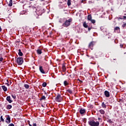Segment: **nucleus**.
<instances>
[{"instance_id": "obj_9", "label": "nucleus", "mask_w": 126, "mask_h": 126, "mask_svg": "<svg viewBox=\"0 0 126 126\" xmlns=\"http://www.w3.org/2000/svg\"><path fill=\"white\" fill-rule=\"evenodd\" d=\"M104 94L106 97H110V93L108 91H105L104 92Z\"/></svg>"}, {"instance_id": "obj_15", "label": "nucleus", "mask_w": 126, "mask_h": 126, "mask_svg": "<svg viewBox=\"0 0 126 126\" xmlns=\"http://www.w3.org/2000/svg\"><path fill=\"white\" fill-rule=\"evenodd\" d=\"M101 106H102V108H104V109H106V108H107V106L104 102L102 103Z\"/></svg>"}, {"instance_id": "obj_20", "label": "nucleus", "mask_w": 126, "mask_h": 126, "mask_svg": "<svg viewBox=\"0 0 126 126\" xmlns=\"http://www.w3.org/2000/svg\"><path fill=\"white\" fill-rule=\"evenodd\" d=\"M24 87L26 89H28L29 88V85L28 84H25Z\"/></svg>"}, {"instance_id": "obj_42", "label": "nucleus", "mask_w": 126, "mask_h": 126, "mask_svg": "<svg viewBox=\"0 0 126 126\" xmlns=\"http://www.w3.org/2000/svg\"><path fill=\"white\" fill-rule=\"evenodd\" d=\"M59 22H60V23H62V21H61V20L59 21Z\"/></svg>"}, {"instance_id": "obj_21", "label": "nucleus", "mask_w": 126, "mask_h": 126, "mask_svg": "<svg viewBox=\"0 0 126 126\" xmlns=\"http://www.w3.org/2000/svg\"><path fill=\"white\" fill-rule=\"evenodd\" d=\"M71 2L70 1V0H68L67 1V5L69 6V5H71Z\"/></svg>"}, {"instance_id": "obj_2", "label": "nucleus", "mask_w": 126, "mask_h": 126, "mask_svg": "<svg viewBox=\"0 0 126 126\" xmlns=\"http://www.w3.org/2000/svg\"><path fill=\"white\" fill-rule=\"evenodd\" d=\"M17 63L19 65H21L23 63V58L22 57H18L17 60Z\"/></svg>"}, {"instance_id": "obj_5", "label": "nucleus", "mask_w": 126, "mask_h": 126, "mask_svg": "<svg viewBox=\"0 0 126 126\" xmlns=\"http://www.w3.org/2000/svg\"><path fill=\"white\" fill-rule=\"evenodd\" d=\"M86 112V110L85 109L81 108L79 110V112L81 115H84Z\"/></svg>"}, {"instance_id": "obj_30", "label": "nucleus", "mask_w": 126, "mask_h": 126, "mask_svg": "<svg viewBox=\"0 0 126 126\" xmlns=\"http://www.w3.org/2000/svg\"><path fill=\"white\" fill-rule=\"evenodd\" d=\"M63 70L64 71H65V66H63Z\"/></svg>"}, {"instance_id": "obj_39", "label": "nucleus", "mask_w": 126, "mask_h": 126, "mask_svg": "<svg viewBox=\"0 0 126 126\" xmlns=\"http://www.w3.org/2000/svg\"><path fill=\"white\" fill-rule=\"evenodd\" d=\"M6 84H7V86H9V84H8V83H6Z\"/></svg>"}, {"instance_id": "obj_10", "label": "nucleus", "mask_w": 126, "mask_h": 126, "mask_svg": "<svg viewBox=\"0 0 126 126\" xmlns=\"http://www.w3.org/2000/svg\"><path fill=\"white\" fill-rule=\"evenodd\" d=\"M10 117H9V116H8L7 118H6V123L7 124H10Z\"/></svg>"}, {"instance_id": "obj_43", "label": "nucleus", "mask_w": 126, "mask_h": 126, "mask_svg": "<svg viewBox=\"0 0 126 126\" xmlns=\"http://www.w3.org/2000/svg\"><path fill=\"white\" fill-rule=\"evenodd\" d=\"M41 1H44V0H40Z\"/></svg>"}, {"instance_id": "obj_45", "label": "nucleus", "mask_w": 126, "mask_h": 126, "mask_svg": "<svg viewBox=\"0 0 126 126\" xmlns=\"http://www.w3.org/2000/svg\"><path fill=\"white\" fill-rule=\"evenodd\" d=\"M120 19H122V18H120Z\"/></svg>"}, {"instance_id": "obj_11", "label": "nucleus", "mask_w": 126, "mask_h": 126, "mask_svg": "<svg viewBox=\"0 0 126 126\" xmlns=\"http://www.w3.org/2000/svg\"><path fill=\"white\" fill-rule=\"evenodd\" d=\"M1 88L3 89V91H4V92H6L7 91V88H6V87L5 86H2Z\"/></svg>"}, {"instance_id": "obj_34", "label": "nucleus", "mask_w": 126, "mask_h": 126, "mask_svg": "<svg viewBox=\"0 0 126 126\" xmlns=\"http://www.w3.org/2000/svg\"><path fill=\"white\" fill-rule=\"evenodd\" d=\"M92 29V28H88L89 31H90Z\"/></svg>"}, {"instance_id": "obj_14", "label": "nucleus", "mask_w": 126, "mask_h": 126, "mask_svg": "<svg viewBox=\"0 0 126 126\" xmlns=\"http://www.w3.org/2000/svg\"><path fill=\"white\" fill-rule=\"evenodd\" d=\"M12 108V106L11 105H7L6 106V108L7 110H10Z\"/></svg>"}, {"instance_id": "obj_44", "label": "nucleus", "mask_w": 126, "mask_h": 126, "mask_svg": "<svg viewBox=\"0 0 126 126\" xmlns=\"http://www.w3.org/2000/svg\"><path fill=\"white\" fill-rule=\"evenodd\" d=\"M30 0L32 1V0Z\"/></svg>"}, {"instance_id": "obj_37", "label": "nucleus", "mask_w": 126, "mask_h": 126, "mask_svg": "<svg viewBox=\"0 0 126 126\" xmlns=\"http://www.w3.org/2000/svg\"><path fill=\"white\" fill-rule=\"evenodd\" d=\"M126 27V24L123 25V27Z\"/></svg>"}, {"instance_id": "obj_26", "label": "nucleus", "mask_w": 126, "mask_h": 126, "mask_svg": "<svg viewBox=\"0 0 126 126\" xmlns=\"http://www.w3.org/2000/svg\"><path fill=\"white\" fill-rule=\"evenodd\" d=\"M115 31L120 30V28L118 27H116L115 28Z\"/></svg>"}, {"instance_id": "obj_29", "label": "nucleus", "mask_w": 126, "mask_h": 126, "mask_svg": "<svg viewBox=\"0 0 126 126\" xmlns=\"http://www.w3.org/2000/svg\"><path fill=\"white\" fill-rule=\"evenodd\" d=\"M0 120L2 122H4V120L2 119V116H0Z\"/></svg>"}, {"instance_id": "obj_31", "label": "nucleus", "mask_w": 126, "mask_h": 126, "mask_svg": "<svg viewBox=\"0 0 126 126\" xmlns=\"http://www.w3.org/2000/svg\"><path fill=\"white\" fill-rule=\"evenodd\" d=\"M108 123H113V121L111 119H109V120H108Z\"/></svg>"}, {"instance_id": "obj_32", "label": "nucleus", "mask_w": 126, "mask_h": 126, "mask_svg": "<svg viewBox=\"0 0 126 126\" xmlns=\"http://www.w3.org/2000/svg\"><path fill=\"white\" fill-rule=\"evenodd\" d=\"M2 61H3V58H0V62H2Z\"/></svg>"}, {"instance_id": "obj_33", "label": "nucleus", "mask_w": 126, "mask_h": 126, "mask_svg": "<svg viewBox=\"0 0 126 126\" xmlns=\"http://www.w3.org/2000/svg\"><path fill=\"white\" fill-rule=\"evenodd\" d=\"M8 126H14V124H10L8 125Z\"/></svg>"}, {"instance_id": "obj_35", "label": "nucleus", "mask_w": 126, "mask_h": 126, "mask_svg": "<svg viewBox=\"0 0 126 126\" xmlns=\"http://www.w3.org/2000/svg\"><path fill=\"white\" fill-rule=\"evenodd\" d=\"M123 19H126V16H123Z\"/></svg>"}, {"instance_id": "obj_7", "label": "nucleus", "mask_w": 126, "mask_h": 126, "mask_svg": "<svg viewBox=\"0 0 126 126\" xmlns=\"http://www.w3.org/2000/svg\"><path fill=\"white\" fill-rule=\"evenodd\" d=\"M6 100L9 102V103H12V100H11V97H10V96H8L6 97Z\"/></svg>"}, {"instance_id": "obj_12", "label": "nucleus", "mask_w": 126, "mask_h": 126, "mask_svg": "<svg viewBox=\"0 0 126 126\" xmlns=\"http://www.w3.org/2000/svg\"><path fill=\"white\" fill-rule=\"evenodd\" d=\"M18 52L19 56H20V57H22L23 56V53H22V52H21V50L19 49Z\"/></svg>"}, {"instance_id": "obj_22", "label": "nucleus", "mask_w": 126, "mask_h": 126, "mask_svg": "<svg viewBox=\"0 0 126 126\" xmlns=\"http://www.w3.org/2000/svg\"><path fill=\"white\" fill-rule=\"evenodd\" d=\"M42 86H43V87H46V86H47V83L44 82V83L42 84Z\"/></svg>"}, {"instance_id": "obj_8", "label": "nucleus", "mask_w": 126, "mask_h": 126, "mask_svg": "<svg viewBox=\"0 0 126 126\" xmlns=\"http://www.w3.org/2000/svg\"><path fill=\"white\" fill-rule=\"evenodd\" d=\"M39 70L41 73H43V74H45V71L44 70V69H43V66H39Z\"/></svg>"}, {"instance_id": "obj_6", "label": "nucleus", "mask_w": 126, "mask_h": 126, "mask_svg": "<svg viewBox=\"0 0 126 126\" xmlns=\"http://www.w3.org/2000/svg\"><path fill=\"white\" fill-rule=\"evenodd\" d=\"M94 44H95V42H94V41H92L90 43L89 45V48H90L92 50V48L93 47V46H94Z\"/></svg>"}, {"instance_id": "obj_25", "label": "nucleus", "mask_w": 126, "mask_h": 126, "mask_svg": "<svg viewBox=\"0 0 126 126\" xmlns=\"http://www.w3.org/2000/svg\"><path fill=\"white\" fill-rule=\"evenodd\" d=\"M90 21H91L92 23H93V24H94V23L96 22V21H95V20L93 19H92Z\"/></svg>"}, {"instance_id": "obj_23", "label": "nucleus", "mask_w": 126, "mask_h": 126, "mask_svg": "<svg viewBox=\"0 0 126 126\" xmlns=\"http://www.w3.org/2000/svg\"><path fill=\"white\" fill-rule=\"evenodd\" d=\"M46 99V96H45V95H43L41 98L40 100H45Z\"/></svg>"}, {"instance_id": "obj_27", "label": "nucleus", "mask_w": 126, "mask_h": 126, "mask_svg": "<svg viewBox=\"0 0 126 126\" xmlns=\"http://www.w3.org/2000/svg\"><path fill=\"white\" fill-rule=\"evenodd\" d=\"M67 91L69 93H70V94L72 93V91H71V90H67Z\"/></svg>"}, {"instance_id": "obj_38", "label": "nucleus", "mask_w": 126, "mask_h": 126, "mask_svg": "<svg viewBox=\"0 0 126 126\" xmlns=\"http://www.w3.org/2000/svg\"><path fill=\"white\" fill-rule=\"evenodd\" d=\"M0 32H1V28L0 26Z\"/></svg>"}, {"instance_id": "obj_40", "label": "nucleus", "mask_w": 126, "mask_h": 126, "mask_svg": "<svg viewBox=\"0 0 126 126\" xmlns=\"http://www.w3.org/2000/svg\"><path fill=\"white\" fill-rule=\"evenodd\" d=\"M98 120H101V118H98Z\"/></svg>"}, {"instance_id": "obj_24", "label": "nucleus", "mask_w": 126, "mask_h": 126, "mask_svg": "<svg viewBox=\"0 0 126 126\" xmlns=\"http://www.w3.org/2000/svg\"><path fill=\"white\" fill-rule=\"evenodd\" d=\"M64 85L65 86H66V85H68V83L66 81H64Z\"/></svg>"}, {"instance_id": "obj_13", "label": "nucleus", "mask_w": 126, "mask_h": 126, "mask_svg": "<svg viewBox=\"0 0 126 126\" xmlns=\"http://www.w3.org/2000/svg\"><path fill=\"white\" fill-rule=\"evenodd\" d=\"M36 52H37V54H38V55H41V54H42V50H41V49H37Z\"/></svg>"}, {"instance_id": "obj_28", "label": "nucleus", "mask_w": 126, "mask_h": 126, "mask_svg": "<svg viewBox=\"0 0 126 126\" xmlns=\"http://www.w3.org/2000/svg\"><path fill=\"white\" fill-rule=\"evenodd\" d=\"M11 96H12V98H13V99L16 98V96H15V95L12 94Z\"/></svg>"}, {"instance_id": "obj_19", "label": "nucleus", "mask_w": 126, "mask_h": 126, "mask_svg": "<svg viewBox=\"0 0 126 126\" xmlns=\"http://www.w3.org/2000/svg\"><path fill=\"white\" fill-rule=\"evenodd\" d=\"M83 26L84 27H85V28H87V27H88V26H87V24H86V22H84Z\"/></svg>"}, {"instance_id": "obj_4", "label": "nucleus", "mask_w": 126, "mask_h": 126, "mask_svg": "<svg viewBox=\"0 0 126 126\" xmlns=\"http://www.w3.org/2000/svg\"><path fill=\"white\" fill-rule=\"evenodd\" d=\"M70 22H71V19H69L65 22L64 24H63L64 27H67L70 25Z\"/></svg>"}, {"instance_id": "obj_41", "label": "nucleus", "mask_w": 126, "mask_h": 126, "mask_svg": "<svg viewBox=\"0 0 126 126\" xmlns=\"http://www.w3.org/2000/svg\"><path fill=\"white\" fill-rule=\"evenodd\" d=\"M29 126H32V125H31L30 124H29Z\"/></svg>"}, {"instance_id": "obj_17", "label": "nucleus", "mask_w": 126, "mask_h": 126, "mask_svg": "<svg viewBox=\"0 0 126 126\" xmlns=\"http://www.w3.org/2000/svg\"><path fill=\"white\" fill-rule=\"evenodd\" d=\"M99 112H100V114H101L102 115H104V114H105V111H104L102 109L100 110Z\"/></svg>"}, {"instance_id": "obj_1", "label": "nucleus", "mask_w": 126, "mask_h": 126, "mask_svg": "<svg viewBox=\"0 0 126 126\" xmlns=\"http://www.w3.org/2000/svg\"><path fill=\"white\" fill-rule=\"evenodd\" d=\"M89 125L91 126H99V122H95L94 120L89 121Z\"/></svg>"}, {"instance_id": "obj_16", "label": "nucleus", "mask_w": 126, "mask_h": 126, "mask_svg": "<svg viewBox=\"0 0 126 126\" xmlns=\"http://www.w3.org/2000/svg\"><path fill=\"white\" fill-rule=\"evenodd\" d=\"M88 20L91 21V20H92V16H91V15H89L88 16Z\"/></svg>"}, {"instance_id": "obj_3", "label": "nucleus", "mask_w": 126, "mask_h": 126, "mask_svg": "<svg viewBox=\"0 0 126 126\" xmlns=\"http://www.w3.org/2000/svg\"><path fill=\"white\" fill-rule=\"evenodd\" d=\"M55 100L57 101V102H62V101H63V97H62V95L60 94H58L55 98Z\"/></svg>"}, {"instance_id": "obj_18", "label": "nucleus", "mask_w": 126, "mask_h": 126, "mask_svg": "<svg viewBox=\"0 0 126 126\" xmlns=\"http://www.w3.org/2000/svg\"><path fill=\"white\" fill-rule=\"evenodd\" d=\"M9 6H12V0H10L9 3L8 4Z\"/></svg>"}, {"instance_id": "obj_36", "label": "nucleus", "mask_w": 126, "mask_h": 126, "mask_svg": "<svg viewBox=\"0 0 126 126\" xmlns=\"http://www.w3.org/2000/svg\"><path fill=\"white\" fill-rule=\"evenodd\" d=\"M33 126H37V125L36 124L34 123L33 124Z\"/></svg>"}]
</instances>
